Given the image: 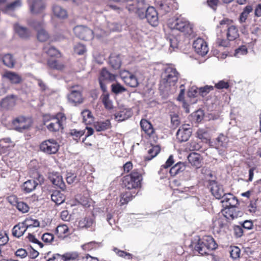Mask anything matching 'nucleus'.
<instances>
[{"mask_svg": "<svg viewBox=\"0 0 261 261\" xmlns=\"http://www.w3.org/2000/svg\"><path fill=\"white\" fill-rule=\"evenodd\" d=\"M173 163V157L172 155H170L166 162L165 164L161 167V169L159 171V173L161 174V173H162L163 174H166L167 172V169L169 168Z\"/></svg>", "mask_w": 261, "mask_h": 261, "instance_id": "nucleus-47", "label": "nucleus"}, {"mask_svg": "<svg viewBox=\"0 0 261 261\" xmlns=\"http://www.w3.org/2000/svg\"><path fill=\"white\" fill-rule=\"evenodd\" d=\"M93 223L94 220L92 218L86 217L79 221V225L81 228H88L91 227Z\"/></svg>", "mask_w": 261, "mask_h": 261, "instance_id": "nucleus-44", "label": "nucleus"}, {"mask_svg": "<svg viewBox=\"0 0 261 261\" xmlns=\"http://www.w3.org/2000/svg\"><path fill=\"white\" fill-rule=\"evenodd\" d=\"M115 78V74L110 73L106 68H103L100 72L99 77V82L101 90L103 92H106L107 91L106 83L113 81Z\"/></svg>", "mask_w": 261, "mask_h": 261, "instance_id": "nucleus-10", "label": "nucleus"}, {"mask_svg": "<svg viewBox=\"0 0 261 261\" xmlns=\"http://www.w3.org/2000/svg\"><path fill=\"white\" fill-rule=\"evenodd\" d=\"M110 120H106L104 121L98 122L95 124V128L97 132L104 131L110 127Z\"/></svg>", "mask_w": 261, "mask_h": 261, "instance_id": "nucleus-42", "label": "nucleus"}, {"mask_svg": "<svg viewBox=\"0 0 261 261\" xmlns=\"http://www.w3.org/2000/svg\"><path fill=\"white\" fill-rule=\"evenodd\" d=\"M227 208L225 215V217L227 219L233 220L237 218L238 216H241L242 214V213L238 211L235 207H231Z\"/></svg>", "mask_w": 261, "mask_h": 261, "instance_id": "nucleus-26", "label": "nucleus"}, {"mask_svg": "<svg viewBox=\"0 0 261 261\" xmlns=\"http://www.w3.org/2000/svg\"><path fill=\"white\" fill-rule=\"evenodd\" d=\"M85 133L84 130H77L75 129H71L69 134L73 137L75 140H79Z\"/></svg>", "mask_w": 261, "mask_h": 261, "instance_id": "nucleus-54", "label": "nucleus"}, {"mask_svg": "<svg viewBox=\"0 0 261 261\" xmlns=\"http://www.w3.org/2000/svg\"><path fill=\"white\" fill-rule=\"evenodd\" d=\"M185 169L186 166L185 164L181 162H179L170 168L169 173L171 176H175L184 171Z\"/></svg>", "mask_w": 261, "mask_h": 261, "instance_id": "nucleus-31", "label": "nucleus"}, {"mask_svg": "<svg viewBox=\"0 0 261 261\" xmlns=\"http://www.w3.org/2000/svg\"><path fill=\"white\" fill-rule=\"evenodd\" d=\"M79 254L76 252H67L63 255V261L74 260L78 257Z\"/></svg>", "mask_w": 261, "mask_h": 261, "instance_id": "nucleus-55", "label": "nucleus"}, {"mask_svg": "<svg viewBox=\"0 0 261 261\" xmlns=\"http://www.w3.org/2000/svg\"><path fill=\"white\" fill-rule=\"evenodd\" d=\"M197 135L198 138L204 142H207L210 140L211 136L209 134V130L207 128H199L197 132Z\"/></svg>", "mask_w": 261, "mask_h": 261, "instance_id": "nucleus-38", "label": "nucleus"}, {"mask_svg": "<svg viewBox=\"0 0 261 261\" xmlns=\"http://www.w3.org/2000/svg\"><path fill=\"white\" fill-rule=\"evenodd\" d=\"M160 151V147L158 145H151L147 150L148 155L145 157L146 160H151L157 155Z\"/></svg>", "mask_w": 261, "mask_h": 261, "instance_id": "nucleus-30", "label": "nucleus"}, {"mask_svg": "<svg viewBox=\"0 0 261 261\" xmlns=\"http://www.w3.org/2000/svg\"><path fill=\"white\" fill-rule=\"evenodd\" d=\"M37 38L41 42L46 41L49 38L48 33L43 29L38 30Z\"/></svg>", "mask_w": 261, "mask_h": 261, "instance_id": "nucleus-51", "label": "nucleus"}, {"mask_svg": "<svg viewBox=\"0 0 261 261\" xmlns=\"http://www.w3.org/2000/svg\"><path fill=\"white\" fill-rule=\"evenodd\" d=\"M132 115V111L129 109H123L115 114V118L118 121H124Z\"/></svg>", "mask_w": 261, "mask_h": 261, "instance_id": "nucleus-22", "label": "nucleus"}, {"mask_svg": "<svg viewBox=\"0 0 261 261\" xmlns=\"http://www.w3.org/2000/svg\"><path fill=\"white\" fill-rule=\"evenodd\" d=\"M168 25L171 30L179 31L185 35H191L193 33L192 25L186 19L180 16L170 19Z\"/></svg>", "mask_w": 261, "mask_h": 261, "instance_id": "nucleus-3", "label": "nucleus"}, {"mask_svg": "<svg viewBox=\"0 0 261 261\" xmlns=\"http://www.w3.org/2000/svg\"><path fill=\"white\" fill-rule=\"evenodd\" d=\"M9 238L7 234L5 233H0V246L2 248L4 247V245L8 242Z\"/></svg>", "mask_w": 261, "mask_h": 261, "instance_id": "nucleus-63", "label": "nucleus"}, {"mask_svg": "<svg viewBox=\"0 0 261 261\" xmlns=\"http://www.w3.org/2000/svg\"><path fill=\"white\" fill-rule=\"evenodd\" d=\"M120 76L125 84L131 87H136L138 85L137 78L128 71L123 70L120 73Z\"/></svg>", "mask_w": 261, "mask_h": 261, "instance_id": "nucleus-12", "label": "nucleus"}, {"mask_svg": "<svg viewBox=\"0 0 261 261\" xmlns=\"http://www.w3.org/2000/svg\"><path fill=\"white\" fill-rule=\"evenodd\" d=\"M101 96V99L105 107L107 109L110 110L113 108V102L110 99L109 94L106 92Z\"/></svg>", "mask_w": 261, "mask_h": 261, "instance_id": "nucleus-41", "label": "nucleus"}, {"mask_svg": "<svg viewBox=\"0 0 261 261\" xmlns=\"http://www.w3.org/2000/svg\"><path fill=\"white\" fill-rule=\"evenodd\" d=\"M16 206L18 211L22 213H27L29 210L28 205L23 201H16Z\"/></svg>", "mask_w": 261, "mask_h": 261, "instance_id": "nucleus-53", "label": "nucleus"}, {"mask_svg": "<svg viewBox=\"0 0 261 261\" xmlns=\"http://www.w3.org/2000/svg\"><path fill=\"white\" fill-rule=\"evenodd\" d=\"M21 6V0H0V10L5 13H10Z\"/></svg>", "mask_w": 261, "mask_h": 261, "instance_id": "nucleus-7", "label": "nucleus"}, {"mask_svg": "<svg viewBox=\"0 0 261 261\" xmlns=\"http://www.w3.org/2000/svg\"><path fill=\"white\" fill-rule=\"evenodd\" d=\"M53 11L54 15L59 18H65L67 16V12L65 9L61 6L54 5L53 7Z\"/></svg>", "mask_w": 261, "mask_h": 261, "instance_id": "nucleus-33", "label": "nucleus"}, {"mask_svg": "<svg viewBox=\"0 0 261 261\" xmlns=\"http://www.w3.org/2000/svg\"><path fill=\"white\" fill-rule=\"evenodd\" d=\"M240 253L241 250L238 247L232 246L230 247V255L232 258L234 259L239 258L240 256Z\"/></svg>", "mask_w": 261, "mask_h": 261, "instance_id": "nucleus-52", "label": "nucleus"}, {"mask_svg": "<svg viewBox=\"0 0 261 261\" xmlns=\"http://www.w3.org/2000/svg\"><path fill=\"white\" fill-rule=\"evenodd\" d=\"M195 51L201 56H205L208 51L206 42L202 38H198L193 43Z\"/></svg>", "mask_w": 261, "mask_h": 261, "instance_id": "nucleus-15", "label": "nucleus"}, {"mask_svg": "<svg viewBox=\"0 0 261 261\" xmlns=\"http://www.w3.org/2000/svg\"><path fill=\"white\" fill-rule=\"evenodd\" d=\"M253 11V8L250 5H248L246 6L243 12L241 13L239 20L241 23H243L245 22L246 20L247 19L248 16L249 14L251 12H252Z\"/></svg>", "mask_w": 261, "mask_h": 261, "instance_id": "nucleus-43", "label": "nucleus"}, {"mask_svg": "<svg viewBox=\"0 0 261 261\" xmlns=\"http://www.w3.org/2000/svg\"><path fill=\"white\" fill-rule=\"evenodd\" d=\"M142 179L141 173L134 170L130 174L123 177V184L128 189H136L140 187Z\"/></svg>", "mask_w": 261, "mask_h": 261, "instance_id": "nucleus-5", "label": "nucleus"}, {"mask_svg": "<svg viewBox=\"0 0 261 261\" xmlns=\"http://www.w3.org/2000/svg\"><path fill=\"white\" fill-rule=\"evenodd\" d=\"M98 245V243L95 242V241H92L88 242L87 243H86L84 245H82L81 246L82 248L84 251H90L92 249L95 248L96 247V246Z\"/></svg>", "mask_w": 261, "mask_h": 261, "instance_id": "nucleus-58", "label": "nucleus"}, {"mask_svg": "<svg viewBox=\"0 0 261 261\" xmlns=\"http://www.w3.org/2000/svg\"><path fill=\"white\" fill-rule=\"evenodd\" d=\"M95 35L97 37L100 38L107 35V33L99 28H96L93 31V35Z\"/></svg>", "mask_w": 261, "mask_h": 261, "instance_id": "nucleus-64", "label": "nucleus"}, {"mask_svg": "<svg viewBox=\"0 0 261 261\" xmlns=\"http://www.w3.org/2000/svg\"><path fill=\"white\" fill-rule=\"evenodd\" d=\"M30 10L32 14L41 13L45 8V5L42 0H28Z\"/></svg>", "mask_w": 261, "mask_h": 261, "instance_id": "nucleus-17", "label": "nucleus"}, {"mask_svg": "<svg viewBox=\"0 0 261 261\" xmlns=\"http://www.w3.org/2000/svg\"><path fill=\"white\" fill-rule=\"evenodd\" d=\"M226 218L225 215L223 217H220L215 220L213 221V227L218 232L220 231L222 228L225 227L226 223Z\"/></svg>", "mask_w": 261, "mask_h": 261, "instance_id": "nucleus-36", "label": "nucleus"}, {"mask_svg": "<svg viewBox=\"0 0 261 261\" xmlns=\"http://www.w3.org/2000/svg\"><path fill=\"white\" fill-rule=\"evenodd\" d=\"M3 80H7L9 81L12 84L18 85L23 81V79L20 75L16 72L6 71L2 74Z\"/></svg>", "mask_w": 261, "mask_h": 261, "instance_id": "nucleus-16", "label": "nucleus"}, {"mask_svg": "<svg viewBox=\"0 0 261 261\" xmlns=\"http://www.w3.org/2000/svg\"><path fill=\"white\" fill-rule=\"evenodd\" d=\"M189 162L191 165L199 168L201 166V159L200 154L193 152L189 154L188 156Z\"/></svg>", "mask_w": 261, "mask_h": 261, "instance_id": "nucleus-23", "label": "nucleus"}, {"mask_svg": "<svg viewBox=\"0 0 261 261\" xmlns=\"http://www.w3.org/2000/svg\"><path fill=\"white\" fill-rule=\"evenodd\" d=\"M12 144V142L9 138H6L2 139L0 140V147L1 148H8L11 146L10 144ZM11 146H13L12 144Z\"/></svg>", "mask_w": 261, "mask_h": 261, "instance_id": "nucleus-61", "label": "nucleus"}, {"mask_svg": "<svg viewBox=\"0 0 261 261\" xmlns=\"http://www.w3.org/2000/svg\"><path fill=\"white\" fill-rule=\"evenodd\" d=\"M68 231L69 228L65 224L60 225L56 228V231L60 237H61L63 234L67 233Z\"/></svg>", "mask_w": 261, "mask_h": 261, "instance_id": "nucleus-57", "label": "nucleus"}, {"mask_svg": "<svg viewBox=\"0 0 261 261\" xmlns=\"http://www.w3.org/2000/svg\"><path fill=\"white\" fill-rule=\"evenodd\" d=\"M141 127L143 131L148 136L154 133L152 124L146 119H142L140 121Z\"/></svg>", "mask_w": 261, "mask_h": 261, "instance_id": "nucleus-28", "label": "nucleus"}, {"mask_svg": "<svg viewBox=\"0 0 261 261\" xmlns=\"http://www.w3.org/2000/svg\"><path fill=\"white\" fill-rule=\"evenodd\" d=\"M112 91L116 94L121 93L126 91V89L119 83H114L111 85Z\"/></svg>", "mask_w": 261, "mask_h": 261, "instance_id": "nucleus-49", "label": "nucleus"}, {"mask_svg": "<svg viewBox=\"0 0 261 261\" xmlns=\"http://www.w3.org/2000/svg\"><path fill=\"white\" fill-rule=\"evenodd\" d=\"M59 148L58 142L54 139H48L43 141L40 145V150L46 154L56 153Z\"/></svg>", "mask_w": 261, "mask_h": 261, "instance_id": "nucleus-8", "label": "nucleus"}, {"mask_svg": "<svg viewBox=\"0 0 261 261\" xmlns=\"http://www.w3.org/2000/svg\"><path fill=\"white\" fill-rule=\"evenodd\" d=\"M66 117L63 113H59L56 115L46 114L43 116L44 124L50 132H58L63 129V123Z\"/></svg>", "mask_w": 261, "mask_h": 261, "instance_id": "nucleus-1", "label": "nucleus"}, {"mask_svg": "<svg viewBox=\"0 0 261 261\" xmlns=\"http://www.w3.org/2000/svg\"><path fill=\"white\" fill-rule=\"evenodd\" d=\"M136 194L135 192L133 193L130 191H127L122 194L120 199V205L127 203L129 201L132 200L133 198L135 196Z\"/></svg>", "mask_w": 261, "mask_h": 261, "instance_id": "nucleus-35", "label": "nucleus"}, {"mask_svg": "<svg viewBox=\"0 0 261 261\" xmlns=\"http://www.w3.org/2000/svg\"><path fill=\"white\" fill-rule=\"evenodd\" d=\"M38 185V183L36 182L34 180H28L25 182H24L22 186V190L23 191L26 193H29L34 191L37 186Z\"/></svg>", "mask_w": 261, "mask_h": 261, "instance_id": "nucleus-25", "label": "nucleus"}, {"mask_svg": "<svg viewBox=\"0 0 261 261\" xmlns=\"http://www.w3.org/2000/svg\"><path fill=\"white\" fill-rule=\"evenodd\" d=\"M214 89V87L212 86H205L204 87H200L198 88L199 94L202 96H205L211 91Z\"/></svg>", "mask_w": 261, "mask_h": 261, "instance_id": "nucleus-56", "label": "nucleus"}, {"mask_svg": "<svg viewBox=\"0 0 261 261\" xmlns=\"http://www.w3.org/2000/svg\"><path fill=\"white\" fill-rule=\"evenodd\" d=\"M48 178L50 181L55 186L64 190L65 188V184L63 180L62 176L58 172L50 173Z\"/></svg>", "mask_w": 261, "mask_h": 261, "instance_id": "nucleus-20", "label": "nucleus"}, {"mask_svg": "<svg viewBox=\"0 0 261 261\" xmlns=\"http://www.w3.org/2000/svg\"><path fill=\"white\" fill-rule=\"evenodd\" d=\"M3 62L5 65L12 68L14 67L15 60L11 54H6L3 57Z\"/></svg>", "mask_w": 261, "mask_h": 261, "instance_id": "nucleus-45", "label": "nucleus"}, {"mask_svg": "<svg viewBox=\"0 0 261 261\" xmlns=\"http://www.w3.org/2000/svg\"><path fill=\"white\" fill-rule=\"evenodd\" d=\"M16 32L22 38L26 39L30 36V31L25 28L21 27L18 24H16L14 27Z\"/></svg>", "mask_w": 261, "mask_h": 261, "instance_id": "nucleus-34", "label": "nucleus"}, {"mask_svg": "<svg viewBox=\"0 0 261 261\" xmlns=\"http://www.w3.org/2000/svg\"><path fill=\"white\" fill-rule=\"evenodd\" d=\"M191 133L190 125L188 124H184L176 133L177 139L179 142H186L189 139Z\"/></svg>", "mask_w": 261, "mask_h": 261, "instance_id": "nucleus-13", "label": "nucleus"}, {"mask_svg": "<svg viewBox=\"0 0 261 261\" xmlns=\"http://www.w3.org/2000/svg\"><path fill=\"white\" fill-rule=\"evenodd\" d=\"M247 53V49L245 46H241L235 51L234 56L239 58L241 56L245 55Z\"/></svg>", "mask_w": 261, "mask_h": 261, "instance_id": "nucleus-60", "label": "nucleus"}, {"mask_svg": "<svg viewBox=\"0 0 261 261\" xmlns=\"http://www.w3.org/2000/svg\"><path fill=\"white\" fill-rule=\"evenodd\" d=\"M51 199L56 204L60 205L64 202L65 197L61 192L55 191L51 195Z\"/></svg>", "mask_w": 261, "mask_h": 261, "instance_id": "nucleus-27", "label": "nucleus"}, {"mask_svg": "<svg viewBox=\"0 0 261 261\" xmlns=\"http://www.w3.org/2000/svg\"><path fill=\"white\" fill-rule=\"evenodd\" d=\"M109 63L114 69L120 68L121 64L120 57L119 55H111L110 57Z\"/></svg>", "mask_w": 261, "mask_h": 261, "instance_id": "nucleus-39", "label": "nucleus"}, {"mask_svg": "<svg viewBox=\"0 0 261 261\" xmlns=\"http://www.w3.org/2000/svg\"><path fill=\"white\" fill-rule=\"evenodd\" d=\"M43 50L51 57H59L60 53L55 47L48 45L43 48Z\"/></svg>", "mask_w": 261, "mask_h": 261, "instance_id": "nucleus-46", "label": "nucleus"}, {"mask_svg": "<svg viewBox=\"0 0 261 261\" xmlns=\"http://www.w3.org/2000/svg\"><path fill=\"white\" fill-rule=\"evenodd\" d=\"M75 35L80 39L90 40L93 38V31L84 25H77L73 29Z\"/></svg>", "mask_w": 261, "mask_h": 261, "instance_id": "nucleus-9", "label": "nucleus"}, {"mask_svg": "<svg viewBox=\"0 0 261 261\" xmlns=\"http://www.w3.org/2000/svg\"><path fill=\"white\" fill-rule=\"evenodd\" d=\"M16 99V96L14 95L7 96L2 100L1 106L4 109H10L15 106Z\"/></svg>", "mask_w": 261, "mask_h": 261, "instance_id": "nucleus-21", "label": "nucleus"}, {"mask_svg": "<svg viewBox=\"0 0 261 261\" xmlns=\"http://www.w3.org/2000/svg\"><path fill=\"white\" fill-rule=\"evenodd\" d=\"M147 7L146 5L145 10H142L139 13V17L141 19L146 18L148 22L152 25H156L158 22V15L155 9L153 7Z\"/></svg>", "mask_w": 261, "mask_h": 261, "instance_id": "nucleus-6", "label": "nucleus"}, {"mask_svg": "<svg viewBox=\"0 0 261 261\" xmlns=\"http://www.w3.org/2000/svg\"><path fill=\"white\" fill-rule=\"evenodd\" d=\"M28 230L22 222L19 223L14 226L12 229L13 235L17 238L22 236Z\"/></svg>", "mask_w": 261, "mask_h": 261, "instance_id": "nucleus-24", "label": "nucleus"}, {"mask_svg": "<svg viewBox=\"0 0 261 261\" xmlns=\"http://www.w3.org/2000/svg\"><path fill=\"white\" fill-rule=\"evenodd\" d=\"M178 79V73L176 69L172 67H167L165 69L162 75L161 83L168 88L174 86Z\"/></svg>", "mask_w": 261, "mask_h": 261, "instance_id": "nucleus-4", "label": "nucleus"}, {"mask_svg": "<svg viewBox=\"0 0 261 261\" xmlns=\"http://www.w3.org/2000/svg\"><path fill=\"white\" fill-rule=\"evenodd\" d=\"M192 245L194 250L201 255L209 253V251L215 249L217 245L214 239L211 236H205L197 242H193Z\"/></svg>", "mask_w": 261, "mask_h": 261, "instance_id": "nucleus-2", "label": "nucleus"}, {"mask_svg": "<svg viewBox=\"0 0 261 261\" xmlns=\"http://www.w3.org/2000/svg\"><path fill=\"white\" fill-rule=\"evenodd\" d=\"M74 51L78 55H83L86 51V47L84 45L78 43L74 45Z\"/></svg>", "mask_w": 261, "mask_h": 261, "instance_id": "nucleus-59", "label": "nucleus"}, {"mask_svg": "<svg viewBox=\"0 0 261 261\" xmlns=\"http://www.w3.org/2000/svg\"><path fill=\"white\" fill-rule=\"evenodd\" d=\"M221 202L223 206L226 208L236 207L238 204V200L237 198L230 193L225 194L222 197Z\"/></svg>", "mask_w": 261, "mask_h": 261, "instance_id": "nucleus-18", "label": "nucleus"}, {"mask_svg": "<svg viewBox=\"0 0 261 261\" xmlns=\"http://www.w3.org/2000/svg\"><path fill=\"white\" fill-rule=\"evenodd\" d=\"M211 191L213 195L218 199H222L225 194L224 193L223 189L221 186L218 185L217 184H214L212 188Z\"/></svg>", "mask_w": 261, "mask_h": 261, "instance_id": "nucleus-29", "label": "nucleus"}, {"mask_svg": "<svg viewBox=\"0 0 261 261\" xmlns=\"http://www.w3.org/2000/svg\"><path fill=\"white\" fill-rule=\"evenodd\" d=\"M228 139L223 135L220 134L216 139L215 145L216 148H219L220 147L226 148L227 145Z\"/></svg>", "mask_w": 261, "mask_h": 261, "instance_id": "nucleus-40", "label": "nucleus"}, {"mask_svg": "<svg viewBox=\"0 0 261 261\" xmlns=\"http://www.w3.org/2000/svg\"><path fill=\"white\" fill-rule=\"evenodd\" d=\"M233 231L234 235L237 238L241 237L243 234V227L240 225H235L233 226Z\"/></svg>", "mask_w": 261, "mask_h": 261, "instance_id": "nucleus-62", "label": "nucleus"}, {"mask_svg": "<svg viewBox=\"0 0 261 261\" xmlns=\"http://www.w3.org/2000/svg\"><path fill=\"white\" fill-rule=\"evenodd\" d=\"M238 36V30L236 26L231 25L227 28V38L228 40H233Z\"/></svg>", "mask_w": 261, "mask_h": 261, "instance_id": "nucleus-32", "label": "nucleus"}, {"mask_svg": "<svg viewBox=\"0 0 261 261\" xmlns=\"http://www.w3.org/2000/svg\"><path fill=\"white\" fill-rule=\"evenodd\" d=\"M125 7L129 12L135 13L139 16V12L145 9L146 4L144 0L139 1L137 3L128 1Z\"/></svg>", "mask_w": 261, "mask_h": 261, "instance_id": "nucleus-14", "label": "nucleus"}, {"mask_svg": "<svg viewBox=\"0 0 261 261\" xmlns=\"http://www.w3.org/2000/svg\"><path fill=\"white\" fill-rule=\"evenodd\" d=\"M22 223L28 229V231H31V229L39 227L40 225V223L37 220L33 219L30 218L25 219Z\"/></svg>", "mask_w": 261, "mask_h": 261, "instance_id": "nucleus-37", "label": "nucleus"}, {"mask_svg": "<svg viewBox=\"0 0 261 261\" xmlns=\"http://www.w3.org/2000/svg\"><path fill=\"white\" fill-rule=\"evenodd\" d=\"M83 117V122L85 124L89 123L92 121V116L91 112L88 110H85L81 113Z\"/></svg>", "mask_w": 261, "mask_h": 261, "instance_id": "nucleus-48", "label": "nucleus"}, {"mask_svg": "<svg viewBox=\"0 0 261 261\" xmlns=\"http://www.w3.org/2000/svg\"><path fill=\"white\" fill-rule=\"evenodd\" d=\"M72 88L73 89L71 90L67 96L69 102L74 105L81 103L83 102V98L81 91L79 89H74L75 87Z\"/></svg>", "mask_w": 261, "mask_h": 261, "instance_id": "nucleus-19", "label": "nucleus"}, {"mask_svg": "<svg viewBox=\"0 0 261 261\" xmlns=\"http://www.w3.org/2000/svg\"><path fill=\"white\" fill-rule=\"evenodd\" d=\"M14 129L19 132L27 130L32 124L31 120L24 117H20L13 121Z\"/></svg>", "mask_w": 261, "mask_h": 261, "instance_id": "nucleus-11", "label": "nucleus"}, {"mask_svg": "<svg viewBox=\"0 0 261 261\" xmlns=\"http://www.w3.org/2000/svg\"><path fill=\"white\" fill-rule=\"evenodd\" d=\"M167 41L168 42L170 47L172 48V49L170 50L171 51L177 47L178 40L176 37L173 35H170L168 37H167Z\"/></svg>", "mask_w": 261, "mask_h": 261, "instance_id": "nucleus-50", "label": "nucleus"}]
</instances>
